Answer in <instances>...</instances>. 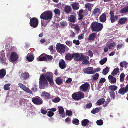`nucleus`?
<instances>
[{
	"instance_id": "obj_44",
	"label": "nucleus",
	"mask_w": 128,
	"mask_h": 128,
	"mask_svg": "<svg viewBox=\"0 0 128 128\" xmlns=\"http://www.w3.org/2000/svg\"><path fill=\"white\" fill-rule=\"evenodd\" d=\"M27 60L29 62L32 61V54H28L26 56Z\"/></svg>"
},
{
	"instance_id": "obj_56",
	"label": "nucleus",
	"mask_w": 128,
	"mask_h": 128,
	"mask_svg": "<svg viewBox=\"0 0 128 128\" xmlns=\"http://www.w3.org/2000/svg\"><path fill=\"white\" fill-rule=\"evenodd\" d=\"M96 123L98 126H102L103 124V121L102 120H98L96 121Z\"/></svg>"
},
{
	"instance_id": "obj_2",
	"label": "nucleus",
	"mask_w": 128,
	"mask_h": 128,
	"mask_svg": "<svg viewBox=\"0 0 128 128\" xmlns=\"http://www.w3.org/2000/svg\"><path fill=\"white\" fill-rule=\"evenodd\" d=\"M53 13L50 11L48 10L43 13L40 15V18L42 19L50 21L52 18Z\"/></svg>"
},
{
	"instance_id": "obj_54",
	"label": "nucleus",
	"mask_w": 128,
	"mask_h": 128,
	"mask_svg": "<svg viewBox=\"0 0 128 128\" xmlns=\"http://www.w3.org/2000/svg\"><path fill=\"white\" fill-rule=\"evenodd\" d=\"M125 76V74H124L122 73L121 74L120 76V81L121 82H123L124 81Z\"/></svg>"
},
{
	"instance_id": "obj_59",
	"label": "nucleus",
	"mask_w": 128,
	"mask_h": 128,
	"mask_svg": "<svg viewBox=\"0 0 128 128\" xmlns=\"http://www.w3.org/2000/svg\"><path fill=\"white\" fill-rule=\"evenodd\" d=\"M54 113L53 112L50 110L48 112L47 115L48 117H51L54 116Z\"/></svg>"
},
{
	"instance_id": "obj_47",
	"label": "nucleus",
	"mask_w": 128,
	"mask_h": 128,
	"mask_svg": "<svg viewBox=\"0 0 128 128\" xmlns=\"http://www.w3.org/2000/svg\"><path fill=\"white\" fill-rule=\"evenodd\" d=\"M108 59L107 58H105L100 60V63L101 65H103L105 64L107 61Z\"/></svg>"
},
{
	"instance_id": "obj_43",
	"label": "nucleus",
	"mask_w": 128,
	"mask_h": 128,
	"mask_svg": "<svg viewBox=\"0 0 128 128\" xmlns=\"http://www.w3.org/2000/svg\"><path fill=\"white\" fill-rule=\"evenodd\" d=\"M111 98L113 100L114 99L116 98V94L115 92L114 91H110L109 93Z\"/></svg>"
},
{
	"instance_id": "obj_19",
	"label": "nucleus",
	"mask_w": 128,
	"mask_h": 128,
	"mask_svg": "<svg viewBox=\"0 0 128 128\" xmlns=\"http://www.w3.org/2000/svg\"><path fill=\"white\" fill-rule=\"evenodd\" d=\"M101 13L100 10L98 8H96L93 11L92 15L94 16H98Z\"/></svg>"
},
{
	"instance_id": "obj_45",
	"label": "nucleus",
	"mask_w": 128,
	"mask_h": 128,
	"mask_svg": "<svg viewBox=\"0 0 128 128\" xmlns=\"http://www.w3.org/2000/svg\"><path fill=\"white\" fill-rule=\"evenodd\" d=\"M109 68L108 67H106V68L103 70L102 74L104 75H106L108 72Z\"/></svg>"
},
{
	"instance_id": "obj_41",
	"label": "nucleus",
	"mask_w": 128,
	"mask_h": 128,
	"mask_svg": "<svg viewBox=\"0 0 128 128\" xmlns=\"http://www.w3.org/2000/svg\"><path fill=\"white\" fill-rule=\"evenodd\" d=\"M100 108H97L93 109L91 112L92 114H94L100 111Z\"/></svg>"
},
{
	"instance_id": "obj_39",
	"label": "nucleus",
	"mask_w": 128,
	"mask_h": 128,
	"mask_svg": "<svg viewBox=\"0 0 128 128\" xmlns=\"http://www.w3.org/2000/svg\"><path fill=\"white\" fill-rule=\"evenodd\" d=\"M128 12V6L122 9L120 11L121 14H124Z\"/></svg>"
},
{
	"instance_id": "obj_63",
	"label": "nucleus",
	"mask_w": 128,
	"mask_h": 128,
	"mask_svg": "<svg viewBox=\"0 0 128 128\" xmlns=\"http://www.w3.org/2000/svg\"><path fill=\"white\" fill-rule=\"evenodd\" d=\"M73 43L74 44H75L76 45H79L80 44V41L78 40H74L73 41Z\"/></svg>"
},
{
	"instance_id": "obj_57",
	"label": "nucleus",
	"mask_w": 128,
	"mask_h": 128,
	"mask_svg": "<svg viewBox=\"0 0 128 128\" xmlns=\"http://www.w3.org/2000/svg\"><path fill=\"white\" fill-rule=\"evenodd\" d=\"M92 106V104L90 102H89L86 105V107L88 109H90L91 108Z\"/></svg>"
},
{
	"instance_id": "obj_20",
	"label": "nucleus",
	"mask_w": 128,
	"mask_h": 128,
	"mask_svg": "<svg viewBox=\"0 0 128 128\" xmlns=\"http://www.w3.org/2000/svg\"><path fill=\"white\" fill-rule=\"evenodd\" d=\"M6 70L2 69L0 70V78L2 79L6 76Z\"/></svg>"
},
{
	"instance_id": "obj_36",
	"label": "nucleus",
	"mask_w": 128,
	"mask_h": 128,
	"mask_svg": "<svg viewBox=\"0 0 128 128\" xmlns=\"http://www.w3.org/2000/svg\"><path fill=\"white\" fill-rule=\"evenodd\" d=\"M92 4L90 3H88L85 5V8H88V10L89 11H90L92 10L91 6Z\"/></svg>"
},
{
	"instance_id": "obj_38",
	"label": "nucleus",
	"mask_w": 128,
	"mask_h": 128,
	"mask_svg": "<svg viewBox=\"0 0 128 128\" xmlns=\"http://www.w3.org/2000/svg\"><path fill=\"white\" fill-rule=\"evenodd\" d=\"M77 93L78 94V97L80 100L84 98V95L83 93L81 92H79Z\"/></svg>"
},
{
	"instance_id": "obj_15",
	"label": "nucleus",
	"mask_w": 128,
	"mask_h": 128,
	"mask_svg": "<svg viewBox=\"0 0 128 128\" xmlns=\"http://www.w3.org/2000/svg\"><path fill=\"white\" fill-rule=\"evenodd\" d=\"M59 66L60 68L62 69H64L66 67V63L63 59L60 60L59 63Z\"/></svg>"
},
{
	"instance_id": "obj_22",
	"label": "nucleus",
	"mask_w": 128,
	"mask_h": 128,
	"mask_svg": "<svg viewBox=\"0 0 128 128\" xmlns=\"http://www.w3.org/2000/svg\"><path fill=\"white\" fill-rule=\"evenodd\" d=\"M72 10V9L71 7L69 6H65L64 8V12L67 14H68L71 13Z\"/></svg>"
},
{
	"instance_id": "obj_7",
	"label": "nucleus",
	"mask_w": 128,
	"mask_h": 128,
	"mask_svg": "<svg viewBox=\"0 0 128 128\" xmlns=\"http://www.w3.org/2000/svg\"><path fill=\"white\" fill-rule=\"evenodd\" d=\"M32 102L36 105H40L42 104L43 101L40 97L36 96L32 98Z\"/></svg>"
},
{
	"instance_id": "obj_12",
	"label": "nucleus",
	"mask_w": 128,
	"mask_h": 128,
	"mask_svg": "<svg viewBox=\"0 0 128 128\" xmlns=\"http://www.w3.org/2000/svg\"><path fill=\"white\" fill-rule=\"evenodd\" d=\"M41 96L43 98L47 100L52 98L50 96V94L45 91L44 92L42 93Z\"/></svg>"
},
{
	"instance_id": "obj_40",
	"label": "nucleus",
	"mask_w": 128,
	"mask_h": 128,
	"mask_svg": "<svg viewBox=\"0 0 128 128\" xmlns=\"http://www.w3.org/2000/svg\"><path fill=\"white\" fill-rule=\"evenodd\" d=\"M56 82L57 84L58 85H60L62 83V78L59 77L58 78L56 79Z\"/></svg>"
},
{
	"instance_id": "obj_24",
	"label": "nucleus",
	"mask_w": 128,
	"mask_h": 128,
	"mask_svg": "<svg viewBox=\"0 0 128 128\" xmlns=\"http://www.w3.org/2000/svg\"><path fill=\"white\" fill-rule=\"evenodd\" d=\"M71 5L74 10H77L79 9L80 5L78 3H73Z\"/></svg>"
},
{
	"instance_id": "obj_49",
	"label": "nucleus",
	"mask_w": 128,
	"mask_h": 128,
	"mask_svg": "<svg viewBox=\"0 0 128 128\" xmlns=\"http://www.w3.org/2000/svg\"><path fill=\"white\" fill-rule=\"evenodd\" d=\"M38 60V61H46V58L45 56H45H40L39 58L38 59H37Z\"/></svg>"
},
{
	"instance_id": "obj_46",
	"label": "nucleus",
	"mask_w": 128,
	"mask_h": 128,
	"mask_svg": "<svg viewBox=\"0 0 128 128\" xmlns=\"http://www.w3.org/2000/svg\"><path fill=\"white\" fill-rule=\"evenodd\" d=\"M73 25H75V26L74 28L76 31V33L77 34H78L79 33V32L80 30V29L79 25L78 24H77L75 25L74 24Z\"/></svg>"
},
{
	"instance_id": "obj_55",
	"label": "nucleus",
	"mask_w": 128,
	"mask_h": 128,
	"mask_svg": "<svg viewBox=\"0 0 128 128\" xmlns=\"http://www.w3.org/2000/svg\"><path fill=\"white\" fill-rule=\"evenodd\" d=\"M99 76V74L98 73H96L95 74L93 75V79L95 80H97Z\"/></svg>"
},
{
	"instance_id": "obj_6",
	"label": "nucleus",
	"mask_w": 128,
	"mask_h": 128,
	"mask_svg": "<svg viewBox=\"0 0 128 128\" xmlns=\"http://www.w3.org/2000/svg\"><path fill=\"white\" fill-rule=\"evenodd\" d=\"M110 19L112 23H114L118 20V17L117 15L114 16L115 14L113 11H110Z\"/></svg>"
},
{
	"instance_id": "obj_37",
	"label": "nucleus",
	"mask_w": 128,
	"mask_h": 128,
	"mask_svg": "<svg viewBox=\"0 0 128 128\" xmlns=\"http://www.w3.org/2000/svg\"><path fill=\"white\" fill-rule=\"evenodd\" d=\"M21 76L22 78L24 80H26L29 77V74L27 72L21 74Z\"/></svg>"
},
{
	"instance_id": "obj_4",
	"label": "nucleus",
	"mask_w": 128,
	"mask_h": 128,
	"mask_svg": "<svg viewBox=\"0 0 128 128\" xmlns=\"http://www.w3.org/2000/svg\"><path fill=\"white\" fill-rule=\"evenodd\" d=\"M103 28V24L98 22H93L91 24L92 29L93 32L100 31L102 30Z\"/></svg>"
},
{
	"instance_id": "obj_11",
	"label": "nucleus",
	"mask_w": 128,
	"mask_h": 128,
	"mask_svg": "<svg viewBox=\"0 0 128 128\" xmlns=\"http://www.w3.org/2000/svg\"><path fill=\"white\" fill-rule=\"evenodd\" d=\"M18 84L20 88H22L24 90L28 93L31 94L32 92V91L28 88L26 87L22 83H19Z\"/></svg>"
},
{
	"instance_id": "obj_26",
	"label": "nucleus",
	"mask_w": 128,
	"mask_h": 128,
	"mask_svg": "<svg viewBox=\"0 0 128 128\" xmlns=\"http://www.w3.org/2000/svg\"><path fill=\"white\" fill-rule=\"evenodd\" d=\"M127 20L128 19L126 18H121L118 21V23L120 24H124Z\"/></svg>"
},
{
	"instance_id": "obj_23",
	"label": "nucleus",
	"mask_w": 128,
	"mask_h": 128,
	"mask_svg": "<svg viewBox=\"0 0 128 128\" xmlns=\"http://www.w3.org/2000/svg\"><path fill=\"white\" fill-rule=\"evenodd\" d=\"M0 60L3 64L4 65H7L8 64L6 60V58L4 56H3L2 57L0 56Z\"/></svg>"
},
{
	"instance_id": "obj_34",
	"label": "nucleus",
	"mask_w": 128,
	"mask_h": 128,
	"mask_svg": "<svg viewBox=\"0 0 128 128\" xmlns=\"http://www.w3.org/2000/svg\"><path fill=\"white\" fill-rule=\"evenodd\" d=\"M82 125V126H86L89 123V120L87 119H84L81 122Z\"/></svg>"
},
{
	"instance_id": "obj_21",
	"label": "nucleus",
	"mask_w": 128,
	"mask_h": 128,
	"mask_svg": "<svg viewBox=\"0 0 128 128\" xmlns=\"http://www.w3.org/2000/svg\"><path fill=\"white\" fill-rule=\"evenodd\" d=\"M106 16L105 13L103 14L100 17V21L102 22H104L106 20Z\"/></svg>"
},
{
	"instance_id": "obj_3",
	"label": "nucleus",
	"mask_w": 128,
	"mask_h": 128,
	"mask_svg": "<svg viewBox=\"0 0 128 128\" xmlns=\"http://www.w3.org/2000/svg\"><path fill=\"white\" fill-rule=\"evenodd\" d=\"M68 50V48L64 44L60 43L57 44L56 46V50L57 52L61 54H64L65 51V49Z\"/></svg>"
},
{
	"instance_id": "obj_16",
	"label": "nucleus",
	"mask_w": 128,
	"mask_h": 128,
	"mask_svg": "<svg viewBox=\"0 0 128 128\" xmlns=\"http://www.w3.org/2000/svg\"><path fill=\"white\" fill-rule=\"evenodd\" d=\"M82 58L83 59L82 60H83L82 62L83 64L85 65L90 64V62L88 61L89 58L88 56H85L83 55V58Z\"/></svg>"
},
{
	"instance_id": "obj_14",
	"label": "nucleus",
	"mask_w": 128,
	"mask_h": 128,
	"mask_svg": "<svg viewBox=\"0 0 128 128\" xmlns=\"http://www.w3.org/2000/svg\"><path fill=\"white\" fill-rule=\"evenodd\" d=\"M18 58V54L15 52H12L11 54L10 59L12 62H15Z\"/></svg>"
},
{
	"instance_id": "obj_52",
	"label": "nucleus",
	"mask_w": 128,
	"mask_h": 128,
	"mask_svg": "<svg viewBox=\"0 0 128 128\" xmlns=\"http://www.w3.org/2000/svg\"><path fill=\"white\" fill-rule=\"evenodd\" d=\"M72 123L74 124L78 125L79 124V121L78 119H74L72 120Z\"/></svg>"
},
{
	"instance_id": "obj_48",
	"label": "nucleus",
	"mask_w": 128,
	"mask_h": 128,
	"mask_svg": "<svg viewBox=\"0 0 128 128\" xmlns=\"http://www.w3.org/2000/svg\"><path fill=\"white\" fill-rule=\"evenodd\" d=\"M45 56L46 58V61H51L53 59V57L51 56H49L45 54Z\"/></svg>"
},
{
	"instance_id": "obj_30",
	"label": "nucleus",
	"mask_w": 128,
	"mask_h": 128,
	"mask_svg": "<svg viewBox=\"0 0 128 128\" xmlns=\"http://www.w3.org/2000/svg\"><path fill=\"white\" fill-rule=\"evenodd\" d=\"M128 63L126 61H124L121 62L120 64V66L122 68L124 67L126 68H127L128 66Z\"/></svg>"
},
{
	"instance_id": "obj_18",
	"label": "nucleus",
	"mask_w": 128,
	"mask_h": 128,
	"mask_svg": "<svg viewBox=\"0 0 128 128\" xmlns=\"http://www.w3.org/2000/svg\"><path fill=\"white\" fill-rule=\"evenodd\" d=\"M108 79L110 83L114 84L116 82V78L111 75H110L108 76Z\"/></svg>"
},
{
	"instance_id": "obj_25",
	"label": "nucleus",
	"mask_w": 128,
	"mask_h": 128,
	"mask_svg": "<svg viewBox=\"0 0 128 128\" xmlns=\"http://www.w3.org/2000/svg\"><path fill=\"white\" fill-rule=\"evenodd\" d=\"M108 44L107 47L109 50L112 49L115 47L116 45V43L115 42Z\"/></svg>"
},
{
	"instance_id": "obj_17",
	"label": "nucleus",
	"mask_w": 128,
	"mask_h": 128,
	"mask_svg": "<svg viewBox=\"0 0 128 128\" xmlns=\"http://www.w3.org/2000/svg\"><path fill=\"white\" fill-rule=\"evenodd\" d=\"M39 22L38 19L35 18H32V28H36L38 25Z\"/></svg>"
},
{
	"instance_id": "obj_29",
	"label": "nucleus",
	"mask_w": 128,
	"mask_h": 128,
	"mask_svg": "<svg viewBox=\"0 0 128 128\" xmlns=\"http://www.w3.org/2000/svg\"><path fill=\"white\" fill-rule=\"evenodd\" d=\"M96 35V33H92L91 34L89 35L88 40H94Z\"/></svg>"
},
{
	"instance_id": "obj_61",
	"label": "nucleus",
	"mask_w": 128,
	"mask_h": 128,
	"mask_svg": "<svg viewBox=\"0 0 128 128\" xmlns=\"http://www.w3.org/2000/svg\"><path fill=\"white\" fill-rule=\"evenodd\" d=\"M78 14V20L82 21V19L84 18V16L82 14Z\"/></svg>"
},
{
	"instance_id": "obj_1",
	"label": "nucleus",
	"mask_w": 128,
	"mask_h": 128,
	"mask_svg": "<svg viewBox=\"0 0 128 128\" xmlns=\"http://www.w3.org/2000/svg\"><path fill=\"white\" fill-rule=\"evenodd\" d=\"M39 88L41 89L45 88L48 85V83L44 75H42L40 78Z\"/></svg>"
},
{
	"instance_id": "obj_60",
	"label": "nucleus",
	"mask_w": 128,
	"mask_h": 128,
	"mask_svg": "<svg viewBox=\"0 0 128 128\" xmlns=\"http://www.w3.org/2000/svg\"><path fill=\"white\" fill-rule=\"evenodd\" d=\"M60 24L62 26L65 27L67 24V22L66 21L62 22H60Z\"/></svg>"
},
{
	"instance_id": "obj_32",
	"label": "nucleus",
	"mask_w": 128,
	"mask_h": 128,
	"mask_svg": "<svg viewBox=\"0 0 128 128\" xmlns=\"http://www.w3.org/2000/svg\"><path fill=\"white\" fill-rule=\"evenodd\" d=\"M68 19L70 22L73 23H75L76 22V18L73 15L70 16V17L68 18Z\"/></svg>"
},
{
	"instance_id": "obj_8",
	"label": "nucleus",
	"mask_w": 128,
	"mask_h": 128,
	"mask_svg": "<svg viewBox=\"0 0 128 128\" xmlns=\"http://www.w3.org/2000/svg\"><path fill=\"white\" fill-rule=\"evenodd\" d=\"M90 87V84L86 82L82 84L80 87V90L82 92H86Z\"/></svg>"
},
{
	"instance_id": "obj_9",
	"label": "nucleus",
	"mask_w": 128,
	"mask_h": 128,
	"mask_svg": "<svg viewBox=\"0 0 128 128\" xmlns=\"http://www.w3.org/2000/svg\"><path fill=\"white\" fill-rule=\"evenodd\" d=\"M73 58L76 61H80L82 60L83 58V54H82L80 55L79 53H76L73 54Z\"/></svg>"
},
{
	"instance_id": "obj_27",
	"label": "nucleus",
	"mask_w": 128,
	"mask_h": 128,
	"mask_svg": "<svg viewBox=\"0 0 128 128\" xmlns=\"http://www.w3.org/2000/svg\"><path fill=\"white\" fill-rule=\"evenodd\" d=\"M118 87L114 85H110L108 87V89L110 90V91H115L118 89Z\"/></svg>"
},
{
	"instance_id": "obj_64",
	"label": "nucleus",
	"mask_w": 128,
	"mask_h": 128,
	"mask_svg": "<svg viewBox=\"0 0 128 128\" xmlns=\"http://www.w3.org/2000/svg\"><path fill=\"white\" fill-rule=\"evenodd\" d=\"M100 70L101 69L100 68H95L94 70H93L94 74L95 72H100Z\"/></svg>"
},
{
	"instance_id": "obj_31",
	"label": "nucleus",
	"mask_w": 128,
	"mask_h": 128,
	"mask_svg": "<svg viewBox=\"0 0 128 128\" xmlns=\"http://www.w3.org/2000/svg\"><path fill=\"white\" fill-rule=\"evenodd\" d=\"M105 100L103 98H100L96 102V104L99 106L103 104L105 102Z\"/></svg>"
},
{
	"instance_id": "obj_13",
	"label": "nucleus",
	"mask_w": 128,
	"mask_h": 128,
	"mask_svg": "<svg viewBox=\"0 0 128 128\" xmlns=\"http://www.w3.org/2000/svg\"><path fill=\"white\" fill-rule=\"evenodd\" d=\"M84 72L85 73L88 74H94L93 68L92 67H89L87 68L84 69Z\"/></svg>"
},
{
	"instance_id": "obj_5",
	"label": "nucleus",
	"mask_w": 128,
	"mask_h": 128,
	"mask_svg": "<svg viewBox=\"0 0 128 128\" xmlns=\"http://www.w3.org/2000/svg\"><path fill=\"white\" fill-rule=\"evenodd\" d=\"M46 80L48 81L50 84L51 86H53L54 84V82L53 79V75L50 72H48L44 76Z\"/></svg>"
},
{
	"instance_id": "obj_53",
	"label": "nucleus",
	"mask_w": 128,
	"mask_h": 128,
	"mask_svg": "<svg viewBox=\"0 0 128 128\" xmlns=\"http://www.w3.org/2000/svg\"><path fill=\"white\" fill-rule=\"evenodd\" d=\"M55 14L56 15L60 16V10L56 8L54 11Z\"/></svg>"
},
{
	"instance_id": "obj_62",
	"label": "nucleus",
	"mask_w": 128,
	"mask_h": 128,
	"mask_svg": "<svg viewBox=\"0 0 128 128\" xmlns=\"http://www.w3.org/2000/svg\"><path fill=\"white\" fill-rule=\"evenodd\" d=\"M66 44L69 46H71L72 44V43L71 41L68 40L66 41Z\"/></svg>"
},
{
	"instance_id": "obj_51",
	"label": "nucleus",
	"mask_w": 128,
	"mask_h": 128,
	"mask_svg": "<svg viewBox=\"0 0 128 128\" xmlns=\"http://www.w3.org/2000/svg\"><path fill=\"white\" fill-rule=\"evenodd\" d=\"M10 84H6L4 86V89L6 90H9L10 89Z\"/></svg>"
},
{
	"instance_id": "obj_58",
	"label": "nucleus",
	"mask_w": 128,
	"mask_h": 128,
	"mask_svg": "<svg viewBox=\"0 0 128 128\" xmlns=\"http://www.w3.org/2000/svg\"><path fill=\"white\" fill-rule=\"evenodd\" d=\"M66 115L69 116H72V112L70 110H66Z\"/></svg>"
},
{
	"instance_id": "obj_35",
	"label": "nucleus",
	"mask_w": 128,
	"mask_h": 128,
	"mask_svg": "<svg viewBox=\"0 0 128 128\" xmlns=\"http://www.w3.org/2000/svg\"><path fill=\"white\" fill-rule=\"evenodd\" d=\"M58 108V110L59 114L61 115H62L64 114V111L63 108L61 106H59Z\"/></svg>"
},
{
	"instance_id": "obj_10",
	"label": "nucleus",
	"mask_w": 128,
	"mask_h": 128,
	"mask_svg": "<svg viewBox=\"0 0 128 128\" xmlns=\"http://www.w3.org/2000/svg\"><path fill=\"white\" fill-rule=\"evenodd\" d=\"M128 92V84L125 87L121 88L119 90L118 93L122 95H124L126 93Z\"/></svg>"
},
{
	"instance_id": "obj_42",
	"label": "nucleus",
	"mask_w": 128,
	"mask_h": 128,
	"mask_svg": "<svg viewBox=\"0 0 128 128\" xmlns=\"http://www.w3.org/2000/svg\"><path fill=\"white\" fill-rule=\"evenodd\" d=\"M119 72V68H116L113 70L112 72L111 73V74L113 76H114L115 75L117 74Z\"/></svg>"
},
{
	"instance_id": "obj_50",
	"label": "nucleus",
	"mask_w": 128,
	"mask_h": 128,
	"mask_svg": "<svg viewBox=\"0 0 128 128\" xmlns=\"http://www.w3.org/2000/svg\"><path fill=\"white\" fill-rule=\"evenodd\" d=\"M61 99L60 98L57 97L55 98H54L52 100V101L54 103H57L59 102L60 100Z\"/></svg>"
},
{
	"instance_id": "obj_28",
	"label": "nucleus",
	"mask_w": 128,
	"mask_h": 128,
	"mask_svg": "<svg viewBox=\"0 0 128 128\" xmlns=\"http://www.w3.org/2000/svg\"><path fill=\"white\" fill-rule=\"evenodd\" d=\"M73 54H71L70 53L66 54L65 56V58L67 60H72L73 58Z\"/></svg>"
},
{
	"instance_id": "obj_33",
	"label": "nucleus",
	"mask_w": 128,
	"mask_h": 128,
	"mask_svg": "<svg viewBox=\"0 0 128 128\" xmlns=\"http://www.w3.org/2000/svg\"><path fill=\"white\" fill-rule=\"evenodd\" d=\"M72 98L76 100H80L78 97V94L76 93H74L72 96Z\"/></svg>"
}]
</instances>
